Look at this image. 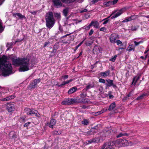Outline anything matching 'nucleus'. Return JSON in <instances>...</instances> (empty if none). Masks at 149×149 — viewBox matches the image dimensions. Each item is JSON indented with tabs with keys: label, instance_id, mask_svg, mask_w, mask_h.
I'll return each mask as SVG.
<instances>
[{
	"label": "nucleus",
	"instance_id": "obj_29",
	"mask_svg": "<svg viewBox=\"0 0 149 149\" xmlns=\"http://www.w3.org/2000/svg\"><path fill=\"white\" fill-rule=\"evenodd\" d=\"M106 144L107 147H112L114 146L115 144V142L114 141H111L106 142Z\"/></svg>",
	"mask_w": 149,
	"mask_h": 149
},
{
	"label": "nucleus",
	"instance_id": "obj_7",
	"mask_svg": "<svg viewBox=\"0 0 149 149\" xmlns=\"http://www.w3.org/2000/svg\"><path fill=\"white\" fill-rule=\"evenodd\" d=\"M118 143L120 144L121 146L124 147L128 146L130 145V142H128L127 140L124 139H119L118 141Z\"/></svg>",
	"mask_w": 149,
	"mask_h": 149
},
{
	"label": "nucleus",
	"instance_id": "obj_54",
	"mask_svg": "<svg viewBox=\"0 0 149 149\" xmlns=\"http://www.w3.org/2000/svg\"><path fill=\"white\" fill-rule=\"evenodd\" d=\"M104 111L103 110H101L97 112H96L95 113V114H96V115H98L102 113Z\"/></svg>",
	"mask_w": 149,
	"mask_h": 149
},
{
	"label": "nucleus",
	"instance_id": "obj_58",
	"mask_svg": "<svg viewBox=\"0 0 149 149\" xmlns=\"http://www.w3.org/2000/svg\"><path fill=\"white\" fill-rule=\"evenodd\" d=\"M91 139L89 140L86 141L85 144L86 145H88L89 144H91L92 143V141H91Z\"/></svg>",
	"mask_w": 149,
	"mask_h": 149
},
{
	"label": "nucleus",
	"instance_id": "obj_20",
	"mask_svg": "<svg viewBox=\"0 0 149 149\" xmlns=\"http://www.w3.org/2000/svg\"><path fill=\"white\" fill-rule=\"evenodd\" d=\"M72 79H70V80L67 81H64L62 82L61 84L60 85H59L58 84H56V86H57L58 87H62L65 85L69 84V83L72 81Z\"/></svg>",
	"mask_w": 149,
	"mask_h": 149
},
{
	"label": "nucleus",
	"instance_id": "obj_50",
	"mask_svg": "<svg viewBox=\"0 0 149 149\" xmlns=\"http://www.w3.org/2000/svg\"><path fill=\"white\" fill-rule=\"evenodd\" d=\"M138 27L137 26H132L131 27V30L132 31H136L137 30Z\"/></svg>",
	"mask_w": 149,
	"mask_h": 149
},
{
	"label": "nucleus",
	"instance_id": "obj_31",
	"mask_svg": "<svg viewBox=\"0 0 149 149\" xmlns=\"http://www.w3.org/2000/svg\"><path fill=\"white\" fill-rule=\"evenodd\" d=\"M129 134V133L121 132L116 137L117 138H119L122 136H128Z\"/></svg>",
	"mask_w": 149,
	"mask_h": 149
},
{
	"label": "nucleus",
	"instance_id": "obj_60",
	"mask_svg": "<svg viewBox=\"0 0 149 149\" xmlns=\"http://www.w3.org/2000/svg\"><path fill=\"white\" fill-rule=\"evenodd\" d=\"M31 123L30 122H28V123H25L24 125V127H28L29 126V125Z\"/></svg>",
	"mask_w": 149,
	"mask_h": 149
},
{
	"label": "nucleus",
	"instance_id": "obj_49",
	"mask_svg": "<svg viewBox=\"0 0 149 149\" xmlns=\"http://www.w3.org/2000/svg\"><path fill=\"white\" fill-rule=\"evenodd\" d=\"M82 123L84 125H86L88 124L89 122L87 120L84 119L82 121Z\"/></svg>",
	"mask_w": 149,
	"mask_h": 149
},
{
	"label": "nucleus",
	"instance_id": "obj_26",
	"mask_svg": "<svg viewBox=\"0 0 149 149\" xmlns=\"http://www.w3.org/2000/svg\"><path fill=\"white\" fill-rule=\"evenodd\" d=\"M61 1L66 4L74 2L75 1L77 2L79 1V0H61Z\"/></svg>",
	"mask_w": 149,
	"mask_h": 149
},
{
	"label": "nucleus",
	"instance_id": "obj_51",
	"mask_svg": "<svg viewBox=\"0 0 149 149\" xmlns=\"http://www.w3.org/2000/svg\"><path fill=\"white\" fill-rule=\"evenodd\" d=\"M91 142L93 143H97L99 141V139L97 138H93L91 139Z\"/></svg>",
	"mask_w": 149,
	"mask_h": 149
},
{
	"label": "nucleus",
	"instance_id": "obj_16",
	"mask_svg": "<svg viewBox=\"0 0 149 149\" xmlns=\"http://www.w3.org/2000/svg\"><path fill=\"white\" fill-rule=\"evenodd\" d=\"M56 122V120L54 119H51L50 123H47V125L50 128H53V126L54 125Z\"/></svg>",
	"mask_w": 149,
	"mask_h": 149
},
{
	"label": "nucleus",
	"instance_id": "obj_17",
	"mask_svg": "<svg viewBox=\"0 0 149 149\" xmlns=\"http://www.w3.org/2000/svg\"><path fill=\"white\" fill-rule=\"evenodd\" d=\"M110 73V71L108 70L104 72H101L100 73V77L103 78L107 77L109 75Z\"/></svg>",
	"mask_w": 149,
	"mask_h": 149
},
{
	"label": "nucleus",
	"instance_id": "obj_35",
	"mask_svg": "<svg viewBox=\"0 0 149 149\" xmlns=\"http://www.w3.org/2000/svg\"><path fill=\"white\" fill-rule=\"evenodd\" d=\"M54 17L56 18L57 19H61V13H54Z\"/></svg>",
	"mask_w": 149,
	"mask_h": 149
},
{
	"label": "nucleus",
	"instance_id": "obj_38",
	"mask_svg": "<svg viewBox=\"0 0 149 149\" xmlns=\"http://www.w3.org/2000/svg\"><path fill=\"white\" fill-rule=\"evenodd\" d=\"M13 43L12 42L10 43H7L6 45V47H8L7 50H8L12 48V46L13 45Z\"/></svg>",
	"mask_w": 149,
	"mask_h": 149
},
{
	"label": "nucleus",
	"instance_id": "obj_41",
	"mask_svg": "<svg viewBox=\"0 0 149 149\" xmlns=\"http://www.w3.org/2000/svg\"><path fill=\"white\" fill-rule=\"evenodd\" d=\"M91 24H90L88 25H86L82 27L83 29H85L86 30H89L91 26Z\"/></svg>",
	"mask_w": 149,
	"mask_h": 149
},
{
	"label": "nucleus",
	"instance_id": "obj_45",
	"mask_svg": "<svg viewBox=\"0 0 149 149\" xmlns=\"http://www.w3.org/2000/svg\"><path fill=\"white\" fill-rule=\"evenodd\" d=\"M93 50H95V51L97 53H99L101 52V51L99 49V47L97 46L95 47H94Z\"/></svg>",
	"mask_w": 149,
	"mask_h": 149
},
{
	"label": "nucleus",
	"instance_id": "obj_15",
	"mask_svg": "<svg viewBox=\"0 0 149 149\" xmlns=\"http://www.w3.org/2000/svg\"><path fill=\"white\" fill-rule=\"evenodd\" d=\"M141 74H139L138 75L135 76L133 78L132 82V84H134L135 85L136 84L140 78Z\"/></svg>",
	"mask_w": 149,
	"mask_h": 149
},
{
	"label": "nucleus",
	"instance_id": "obj_59",
	"mask_svg": "<svg viewBox=\"0 0 149 149\" xmlns=\"http://www.w3.org/2000/svg\"><path fill=\"white\" fill-rule=\"evenodd\" d=\"M106 30V28L104 27H102L100 29V31L105 32Z\"/></svg>",
	"mask_w": 149,
	"mask_h": 149
},
{
	"label": "nucleus",
	"instance_id": "obj_52",
	"mask_svg": "<svg viewBox=\"0 0 149 149\" xmlns=\"http://www.w3.org/2000/svg\"><path fill=\"white\" fill-rule=\"evenodd\" d=\"M98 81L100 83H102L103 84H105L106 83V80L102 78L99 79Z\"/></svg>",
	"mask_w": 149,
	"mask_h": 149
},
{
	"label": "nucleus",
	"instance_id": "obj_39",
	"mask_svg": "<svg viewBox=\"0 0 149 149\" xmlns=\"http://www.w3.org/2000/svg\"><path fill=\"white\" fill-rule=\"evenodd\" d=\"M88 99L87 98H85V99H84L82 98L81 99V101H80V102H82L83 103L86 104V103H88V101L87 100H88Z\"/></svg>",
	"mask_w": 149,
	"mask_h": 149
},
{
	"label": "nucleus",
	"instance_id": "obj_25",
	"mask_svg": "<svg viewBox=\"0 0 149 149\" xmlns=\"http://www.w3.org/2000/svg\"><path fill=\"white\" fill-rule=\"evenodd\" d=\"M90 24H91V26H93L97 28L98 27L99 25V24L97 21H92Z\"/></svg>",
	"mask_w": 149,
	"mask_h": 149
},
{
	"label": "nucleus",
	"instance_id": "obj_64",
	"mask_svg": "<svg viewBox=\"0 0 149 149\" xmlns=\"http://www.w3.org/2000/svg\"><path fill=\"white\" fill-rule=\"evenodd\" d=\"M25 118L24 117H22L20 118V120L22 122H25Z\"/></svg>",
	"mask_w": 149,
	"mask_h": 149
},
{
	"label": "nucleus",
	"instance_id": "obj_47",
	"mask_svg": "<svg viewBox=\"0 0 149 149\" xmlns=\"http://www.w3.org/2000/svg\"><path fill=\"white\" fill-rule=\"evenodd\" d=\"M143 42V41H141L139 42H137L136 41H134V43L135 46H137L140 44L142 43Z\"/></svg>",
	"mask_w": 149,
	"mask_h": 149
},
{
	"label": "nucleus",
	"instance_id": "obj_24",
	"mask_svg": "<svg viewBox=\"0 0 149 149\" xmlns=\"http://www.w3.org/2000/svg\"><path fill=\"white\" fill-rule=\"evenodd\" d=\"M77 90V88L76 87H73L70 88L68 91V93L69 94H72L76 92Z\"/></svg>",
	"mask_w": 149,
	"mask_h": 149
},
{
	"label": "nucleus",
	"instance_id": "obj_61",
	"mask_svg": "<svg viewBox=\"0 0 149 149\" xmlns=\"http://www.w3.org/2000/svg\"><path fill=\"white\" fill-rule=\"evenodd\" d=\"M88 11V10L86 9H82L80 10V13H82L84 12H86Z\"/></svg>",
	"mask_w": 149,
	"mask_h": 149
},
{
	"label": "nucleus",
	"instance_id": "obj_11",
	"mask_svg": "<svg viewBox=\"0 0 149 149\" xmlns=\"http://www.w3.org/2000/svg\"><path fill=\"white\" fill-rule=\"evenodd\" d=\"M102 133L104 134L102 135L103 137H106L109 135H112L113 132L112 130H109V129L106 128L104 129L103 132L101 133Z\"/></svg>",
	"mask_w": 149,
	"mask_h": 149
},
{
	"label": "nucleus",
	"instance_id": "obj_5",
	"mask_svg": "<svg viewBox=\"0 0 149 149\" xmlns=\"http://www.w3.org/2000/svg\"><path fill=\"white\" fill-rule=\"evenodd\" d=\"M77 102V100L73 98L67 99L63 101L61 104L64 105H69Z\"/></svg>",
	"mask_w": 149,
	"mask_h": 149
},
{
	"label": "nucleus",
	"instance_id": "obj_34",
	"mask_svg": "<svg viewBox=\"0 0 149 149\" xmlns=\"http://www.w3.org/2000/svg\"><path fill=\"white\" fill-rule=\"evenodd\" d=\"M2 24V21L0 19V33H2L5 27L3 26Z\"/></svg>",
	"mask_w": 149,
	"mask_h": 149
},
{
	"label": "nucleus",
	"instance_id": "obj_18",
	"mask_svg": "<svg viewBox=\"0 0 149 149\" xmlns=\"http://www.w3.org/2000/svg\"><path fill=\"white\" fill-rule=\"evenodd\" d=\"M114 13H113L109 16L107 17V18L103 19L102 21H104L102 24H107L109 22L111 21V18L110 19L111 16L113 15Z\"/></svg>",
	"mask_w": 149,
	"mask_h": 149
},
{
	"label": "nucleus",
	"instance_id": "obj_23",
	"mask_svg": "<svg viewBox=\"0 0 149 149\" xmlns=\"http://www.w3.org/2000/svg\"><path fill=\"white\" fill-rule=\"evenodd\" d=\"M135 46L133 44H130L127 49V50L129 52L135 50Z\"/></svg>",
	"mask_w": 149,
	"mask_h": 149
},
{
	"label": "nucleus",
	"instance_id": "obj_27",
	"mask_svg": "<svg viewBox=\"0 0 149 149\" xmlns=\"http://www.w3.org/2000/svg\"><path fill=\"white\" fill-rule=\"evenodd\" d=\"M94 87V86L93 84H91L88 83V85L86 86V88H84L83 89V91H86L90 88H93Z\"/></svg>",
	"mask_w": 149,
	"mask_h": 149
},
{
	"label": "nucleus",
	"instance_id": "obj_36",
	"mask_svg": "<svg viewBox=\"0 0 149 149\" xmlns=\"http://www.w3.org/2000/svg\"><path fill=\"white\" fill-rule=\"evenodd\" d=\"M112 4V2L111 1H108L107 2H104V5L105 7H108Z\"/></svg>",
	"mask_w": 149,
	"mask_h": 149
},
{
	"label": "nucleus",
	"instance_id": "obj_8",
	"mask_svg": "<svg viewBox=\"0 0 149 149\" xmlns=\"http://www.w3.org/2000/svg\"><path fill=\"white\" fill-rule=\"evenodd\" d=\"M105 85V88H108L109 87L112 86L113 88H115L117 87L116 85L113 83V80L109 79L106 80Z\"/></svg>",
	"mask_w": 149,
	"mask_h": 149
},
{
	"label": "nucleus",
	"instance_id": "obj_55",
	"mask_svg": "<svg viewBox=\"0 0 149 149\" xmlns=\"http://www.w3.org/2000/svg\"><path fill=\"white\" fill-rule=\"evenodd\" d=\"M61 77L64 80H65L68 78V75H66L64 76H62Z\"/></svg>",
	"mask_w": 149,
	"mask_h": 149
},
{
	"label": "nucleus",
	"instance_id": "obj_57",
	"mask_svg": "<svg viewBox=\"0 0 149 149\" xmlns=\"http://www.w3.org/2000/svg\"><path fill=\"white\" fill-rule=\"evenodd\" d=\"M50 43V42L49 41H48V42H45L44 43V45H43V47H45L47 46H48L49 45Z\"/></svg>",
	"mask_w": 149,
	"mask_h": 149
},
{
	"label": "nucleus",
	"instance_id": "obj_22",
	"mask_svg": "<svg viewBox=\"0 0 149 149\" xmlns=\"http://www.w3.org/2000/svg\"><path fill=\"white\" fill-rule=\"evenodd\" d=\"M16 15H17L19 17V19H26L25 16L22 15L20 13H14L13 14L14 17H16Z\"/></svg>",
	"mask_w": 149,
	"mask_h": 149
},
{
	"label": "nucleus",
	"instance_id": "obj_30",
	"mask_svg": "<svg viewBox=\"0 0 149 149\" xmlns=\"http://www.w3.org/2000/svg\"><path fill=\"white\" fill-rule=\"evenodd\" d=\"M131 16L130 17H127L125 18V19L123 20L122 21V22H130L132 20V19Z\"/></svg>",
	"mask_w": 149,
	"mask_h": 149
},
{
	"label": "nucleus",
	"instance_id": "obj_48",
	"mask_svg": "<svg viewBox=\"0 0 149 149\" xmlns=\"http://www.w3.org/2000/svg\"><path fill=\"white\" fill-rule=\"evenodd\" d=\"M29 12L31 13L34 15H36V14L38 12H40V10H36V11H29Z\"/></svg>",
	"mask_w": 149,
	"mask_h": 149
},
{
	"label": "nucleus",
	"instance_id": "obj_6",
	"mask_svg": "<svg viewBox=\"0 0 149 149\" xmlns=\"http://www.w3.org/2000/svg\"><path fill=\"white\" fill-rule=\"evenodd\" d=\"M12 68L9 69H6L5 68H3L1 74L0 75H2L4 77L8 76L12 73Z\"/></svg>",
	"mask_w": 149,
	"mask_h": 149
},
{
	"label": "nucleus",
	"instance_id": "obj_3",
	"mask_svg": "<svg viewBox=\"0 0 149 149\" xmlns=\"http://www.w3.org/2000/svg\"><path fill=\"white\" fill-rule=\"evenodd\" d=\"M7 56L5 55H3L1 57H0V65L3 66L6 69H9L12 67L10 63H7Z\"/></svg>",
	"mask_w": 149,
	"mask_h": 149
},
{
	"label": "nucleus",
	"instance_id": "obj_12",
	"mask_svg": "<svg viewBox=\"0 0 149 149\" xmlns=\"http://www.w3.org/2000/svg\"><path fill=\"white\" fill-rule=\"evenodd\" d=\"M125 10V8H123L121 9L118 12L116 13L115 14L113 15L111 17V19H113L116 18L119 16H120L123 13V11Z\"/></svg>",
	"mask_w": 149,
	"mask_h": 149
},
{
	"label": "nucleus",
	"instance_id": "obj_63",
	"mask_svg": "<svg viewBox=\"0 0 149 149\" xmlns=\"http://www.w3.org/2000/svg\"><path fill=\"white\" fill-rule=\"evenodd\" d=\"M115 42L117 43L118 45H119L120 44H122V42L120 40L116 41Z\"/></svg>",
	"mask_w": 149,
	"mask_h": 149
},
{
	"label": "nucleus",
	"instance_id": "obj_14",
	"mask_svg": "<svg viewBox=\"0 0 149 149\" xmlns=\"http://www.w3.org/2000/svg\"><path fill=\"white\" fill-rule=\"evenodd\" d=\"M117 35L116 34L113 33L111 34L109 38L110 42L112 43H115L117 39Z\"/></svg>",
	"mask_w": 149,
	"mask_h": 149
},
{
	"label": "nucleus",
	"instance_id": "obj_46",
	"mask_svg": "<svg viewBox=\"0 0 149 149\" xmlns=\"http://www.w3.org/2000/svg\"><path fill=\"white\" fill-rule=\"evenodd\" d=\"M132 19V20H135L138 18V15H131Z\"/></svg>",
	"mask_w": 149,
	"mask_h": 149
},
{
	"label": "nucleus",
	"instance_id": "obj_40",
	"mask_svg": "<svg viewBox=\"0 0 149 149\" xmlns=\"http://www.w3.org/2000/svg\"><path fill=\"white\" fill-rule=\"evenodd\" d=\"M61 134V131H54L53 132V134L54 135H60Z\"/></svg>",
	"mask_w": 149,
	"mask_h": 149
},
{
	"label": "nucleus",
	"instance_id": "obj_44",
	"mask_svg": "<svg viewBox=\"0 0 149 149\" xmlns=\"http://www.w3.org/2000/svg\"><path fill=\"white\" fill-rule=\"evenodd\" d=\"M14 96L13 95H11L10 96H8L6 97V101L10 100L13 99H14Z\"/></svg>",
	"mask_w": 149,
	"mask_h": 149
},
{
	"label": "nucleus",
	"instance_id": "obj_53",
	"mask_svg": "<svg viewBox=\"0 0 149 149\" xmlns=\"http://www.w3.org/2000/svg\"><path fill=\"white\" fill-rule=\"evenodd\" d=\"M106 144V143L103 144V146L101 147L100 149H107V148L108 147H107V144Z\"/></svg>",
	"mask_w": 149,
	"mask_h": 149
},
{
	"label": "nucleus",
	"instance_id": "obj_32",
	"mask_svg": "<svg viewBox=\"0 0 149 149\" xmlns=\"http://www.w3.org/2000/svg\"><path fill=\"white\" fill-rule=\"evenodd\" d=\"M63 13L65 17H67L68 16V8H66L64 9L63 11Z\"/></svg>",
	"mask_w": 149,
	"mask_h": 149
},
{
	"label": "nucleus",
	"instance_id": "obj_33",
	"mask_svg": "<svg viewBox=\"0 0 149 149\" xmlns=\"http://www.w3.org/2000/svg\"><path fill=\"white\" fill-rule=\"evenodd\" d=\"M7 57H8L12 61L17 58L16 56H15V55L13 54L8 55Z\"/></svg>",
	"mask_w": 149,
	"mask_h": 149
},
{
	"label": "nucleus",
	"instance_id": "obj_13",
	"mask_svg": "<svg viewBox=\"0 0 149 149\" xmlns=\"http://www.w3.org/2000/svg\"><path fill=\"white\" fill-rule=\"evenodd\" d=\"M52 2L54 6L57 8L61 7L62 5V4L60 0H52Z\"/></svg>",
	"mask_w": 149,
	"mask_h": 149
},
{
	"label": "nucleus",
	"instance_id": "obj_1",
	"mask_svg": "<svg viewBox=\"0 0 149 149\" xmlns=\"http://www.w3.org/2000/svg\"><path fill=\"white\" fill-rule=\"evenodd\" d=\"M46 26L49 29L52 28L55 23V20L52 12H49L47 13L45 16Z\"/></svg>",
	"mask_w": 149,
	"mask_h": 149
},
{
	"label": "nucleus",
	"instance_id": "obj_62",
	"mask_svg": "<svg viewBox=\"0 0 149 149\" xmlns=\"http://www.w3.org/2000/svg\"><path fill=\"white\" fill-rule=\"evenodd\" d=\"M86 39V38H85L82 41L80 42L77 45V47H79L83 44Z\"/></svg>",
	"mask_w": 149,
	"mask_h": 149
},
{
	"label": "nucleus",
	"instance_id": "obj_43",
	"mask_svg": "<svg viewBox=\"0 0 149 149\" xmlns=\"http://www.w3.org/2000/svg\"><path fill=\"white\" fill-rule=\"evenodd\" d=\"M84 91H83L82 90L81 93L80 94V96L82 98L85 97L86 95V92H84Z\"/></svg>",
	"mask_w": 149,
	"mask_h": 149
},
{
	"label": "nucleus",
	"instance_id": "obj_56",
	"mask_svg": "<svg viewBox=\"0 0 149 149\" xmlns=\"http://www.w3.org/2000/svg\"><path fill=\"white\" fill-rule=\"evenodd\" d=\"M108 95L109 96V97L110 99H113L114 97L113 95H111V93H109L108 94Z\"/></svg>",
	"mask_w": 149,
	"mask_h": 149
},
{
	"label": "nucleus",
	"instance_id": "obj_9",
	"mask_svg": "<svg viewBox=\"0 0 149 149\" xmlns=\"http://www.w3.org/2000/svg\"><path fill=\"white\" fill-rule=\"evenodd\" d=\"M40 81V79H37L31 81L29 85V87L30 89L34 88L36 87L37 84L39 83Z\"/></svg>",
	"mask_w": 149,
	"mask_h": 149
},
{
	"label": "nucleus",
	"instance_id": "obj_42",
	"mask_svg": "<svg viewBox=\"0 0 149 149\" xmlns=\"http://www.w3.org/2000/svg\"><path fill=\"white\" fill-rule=\"evenodd\" d=\"M117 57V55H115L113 57H112L111 58L109 59L110 61H111L114 62L115 61Z\"/></svg>",
	"mask_w": 149,
	"mask_h": 149
},
{
	"label": "nucleus",
	"instance_id": "obj_21",
	"mask_svg": "<svg viewBox=\"0 0 149 149\" xmlns=\"http://www.w3.org/2000/svg\"><path fill=\"white\" fill-rule=\"evenodd\" d=\"M116 105L115 102H113L111 103L109 107L108 110L110 111L113 110L116 107Z\"/></svg>",
	"mask_w": 149,
	"mask_h": 149
},
{
	"label": "nucleus",
	"instance_id": "obj_10",
	"mask_svg": "<svg viewBox=\"0 0 149 149\" xmlns=\"http://www.w3.org/2000/svg\"><path fill=\"white\" fill-rule=\"evenodd\" d=\"M6 107L7 110L9 112H12L14 111L15 107L13 103H8L6 105Z\"/></svg>",
	"mask_w": 149,
	"mask_h": 149
},
{
	"label": "nucleus",
	"instance_id": "obj_2",
	"mask_svg": "<svg viewBox=\"0 0 149 149\" xmlns=\"http://www.w3.org/2000/svg\"><path fill=\"white\" fill-rule=\"evenodd\" d=\"M30 59L27 56L26 57V59L23 62L20 67L19 68V71L20 72H25L29 70V63Z\"/></svg>",
	"mask_w": 149,
	"mask_h": 149
},
{
	"label": "nucleus",
	"instance_id": "obj_37",
	"mask_svg": "<svg viewBox=\"0 0 149 149\" xmlns=\"http://www.w3.org/2000/svg\"><path fill=\"white\" fill-rule=\"evenodd\" d=\"M94 131H92V129L89 131L86 132V134L87 136L94 135V133H93Z\"/></svg>",
	"mask_w": 149,
	"mask_h": 149
},
{
	"label": "nucleus",
	"instance_id": "obj_28",
	"mask_svg": "<svg viewBox=\"0 0 149 149\" xmlns=\"http://www.w3.org/2000/svg\"><path fill=\"white\" fill-rule=\"evenodd\" d=\"M148 95L147 93H143L138 96L135 100H140L143 99L144 97Z\"/></svg>",
	"mask_w": 149,
	"mask_h": 149
},
{
	"label": "nucleus",
	"instance_id": "obj_19",
	"mask_svg": "<svg viewBox=\"0 0 149 149\" xmlns=\"http://www.w3.org/2000/svg\"><path fill=\"white\" fill-rule=\"evenodd\" d=\"M26 111H27V114L28 115H31L32 114H34L35 112H37V110L35 109H31L29 108H26L25 109Z\"/></svg>",
	"mask_w": 149,
	"mask_h": 149
},
{
	"label": "nucleus",
	"instance_id": "obj_4",
	"mask_svg": "<svg viewBox=\"0 0 149 149\" xmlns=\"http://www.w3.org/2000/svg\"><path fill=\"white\" fill-rule=\"evenodd\" d=\"M25 59L26 57L22 58H16L12 61V64L15 66H20Z\"/></svg>",
	"mask_w": 149,
	"mask_h": 149
}]
</instances>
